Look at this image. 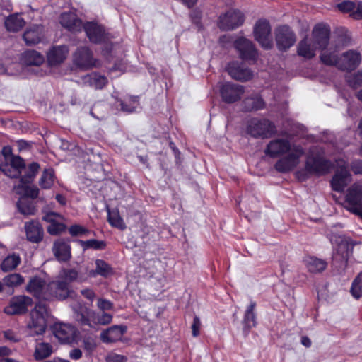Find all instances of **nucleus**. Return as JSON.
Wrapping results in <instances>:
<instances>
[{
    "label": "nucleus",
    "mask_w": 362,
    "mask_h": 362,
    "mask_svg": "<svg viewBox=\"0 0 362 362\" xmlns=\"http://www.w3.org/2000/svg\"><path fill=\"white\" fill-rule=\"evenodd\" d=\"M25 290L39 300L30 313L27 328L30 336L42 335L46 331L49 315V307L42 301L64 300L66 289L62 283L54 281L47 283L41 277L33 276L30 279Z\"/></svg>",
    "instance_id": "nucleus-1"
},
{
    "label": "nucleus",
    "mask_w": 362,
    "mask_h": 362,
    "mask_svg": "<svg viewBox=\"0 0 362 362\" xmlns=\"http://www.w3.org/2000/svg\"><path fill=\"white\" fill-rule=\"evenodd\" d=\"M287 152L288 154L275 164L276 170L281 173L288 172L297 166L300 158L304 154L303 148L300 145H291L286 139H276L272 140L264 151L271 158H276Z\"/></svg>",
    "instance_id": "nucleus-2"
},
{
    "label": "nucleus",
    "mask_w": 362,
    "mask_h": 362,
    "mask_svg": "<svg viewBox=\"0 0 362 362\" xmlns=\"http://www.w3.org/2000/svg\"><path fill=\"white\" fill-rule=\"evenodd\" d=\"M329 239L337 246L332 255V266L339 274H342L345 272L349 258L352 255L354 244L349 238L336 233L332 234Z\"/></svg>",
    "instance_id": "nucleus-3"
},
{
    "label": "nucleus",
    "mask_w": 362,
    "mask_h": 362,
    "mask_svg": "<svg viewBox=\"0 0 362 362\" xmlns=\"http://www.w3.org/2000/svg\"><path fill=\"white\" fill-rule=\"evenodd\" d=\"M332 168L331 163L320 156H309L307 158L304 169L296 173V177L300 181H305L313 175H322L327 173Z\"/></svg>",
    "instance_id": "nucleus-4"
},
{
    "label": "nucleus",
    "mask_w": 362,
    "mask_h": 362,
    "mask_svg": "<svg viewBox=\"0 0 362 362\" xmlns=\"http://www.w3.org/2000/svg\"><path fill=\"white\" fill-rule=\"evenodd\" d=\"M246 131L254 138L267 139L272 137L276 129L274 124L269 119L254 117L248 121Z\"/></svg>",
    "instance_id": "nucleus-5"
},
{
    "label": "nucleus",
    "mask_w": 362,
    "mask_h": 362,
    "mask_svg": "<svg viewBox=\"0 0 362 362\" xmlns=\"http://www.w3.org/2000/svg\"><path fill=\"white\" fill-rule=\"evenodd\" d=\"M73 63L77 67L84 70L99 66V62L93 57L92 51L86 46L77 48L73 54Z\"/></svg>",
    "instance_id": "nucleus-6"
},
{
    "label": "nucleus",
    "mask_w": 362,
    "mask_h": 362,
    "mask_svg": "<svg viewBox=\"0 0 362 362\" xmlns=\"http://www.w3.org/2000/svg\"><path fill=\"white\" fill-rule=\"evenodd\" d=\"M33 303V300L29 296H15L10 299L8 305L4 308V313L9 315H24Z\"/></svg>",
    "instance_id": "nucleus-7"
},
{
    "label": "nucleus",
    "mask_w": 362,
    "mask_h": 362,
    "mask_svg": "<svg viewBox=\"0 0 362 362\" xmlns=\"http://www.w3.org/2000/svg\"><path fill=\"white\" fill-rule=\"evenodd\" d=\"M255 40L264 49H271L273 45L271 26L266 20L258 21L254 27Z\"/></svg>",
    "instance_id": "nucleus-8"
},
{
    "label": "nucleus",
    "mask_w": 362,
    "mask_h": 362,
    "mask_svg": "<svg viewBox=\"0 0 362 362\" xmlns=\"http://www.w3.org/2000/svg\"><path fill=\"white\" fill-rule=\"evenodd\" d=\"M244 22L243 13L238 10H229L219 16L218 26L222 30H230L241 25Z\"/></svg>",
    "instance_id": "nucleus-9"
},
{
    "label": "nucleus",
    "mask_w": 362,
    "mask_h": 362,
    "mask_svg": "<svg viewBox=\"0 0 362 362\" xmlns=\"http://www.w3.org/2000/svg\"><path fill=\"white\" fill-rule=\"evenodd\" d=\"M346 199L349 210L362 217V185L355 183L348 189Z\"/></svg>",
    "instance_id": "nucleus-10"
},
{
    "label": "nucleus",
    "mask_w": 362,
    "mask_h": 362,
    "mask_svg": "<svg viewBox=\"0 0 362 362\" xmlns=\"http://www.w3.org/2000/svg\"><path fill=\"white\" fill-rule=\"evenodd\" d=\"M276 45L280 50H286L294 45L296 40L295 33L288 25H282L275 30Z\"/></svg>",
    "instance_id": "nucleus-11"
},
{
    "label": "nucleus",
    "mask_w": 362,
    "mask_h": 362,
    "mask_svg": "<svg viewBox=\"0 0 362 362\" xmlns=\"http://www.w3.org/2000/svg\"><path fill=\"white\" fill-rule=\"evenodd\" d=\"M233 45L242 59L255 60L257 59V51L254 44L248 39L239 37L234 41Z\"/></svg>",
    "instance_id": "nucleus-12"
},
{
    "label": "nucleus",
    "mask_w": 362,
    "mask_h": 362,
    "mask_svg": "<svg viewBox=\"0 0 362 362\" xmlns=\"http://www.w3.org/2000/svg\"><path fill=\"white\" fill-rule=\"evenodd\" d=\"M244 93V87L238 84L226 83L220 88L221 98L226 103H234L238 101Z\"/></svg>",
    "instance_id": "nucleus-13"
},
{
    "label": "nucleus",
    "mask_w": 362,
    "mask_h": 362,
    "mask_svg": "<svg viewBox=\"0 0 362 362\" xmlns=\"http://www.w3.org/2000/svg\"><path fill=\"white\" fill-rule=\"evenodd\" d=\"M361 62V54L353 49L345 52L340 57L339 69L351 71L356 69Z\"/></svg>",
    "instance_id": "nucleus-14"
},
{
    "label": "nucleus",
    "mask_w": 362,
    "mask_h": 362,
    "mask_svg": "<svg viewBox=\"0 0 362 362\" xmlns=\"http://www.w3.org/2000/svg\"><path fill=\"white\" fill-rule=\"evenodd\" d=\"M78 273L74 269H62L57 276V279L54 282H60L64 284L67 293L64 295V300L68 298H74V291L71 288L70 284L78 279Z\"/></svg>",
    "instance_id": "nucleus-15"
},
{
    "label": "nucleus",
    "mask_w": 362,
    "mask_h": 362,
    "mask_svg": "<svg viewBox=\"0 0 362 362\" xmlns=\"http://www.w3.org/2000/svg\"><path fill=\"white\" fill-rule=\"evenodd\" d=\"M351 181V174L346 166L339 167L331 180L333 190L341 192Z\"/></svg>",
    "instance_id": "nucleus-16"
},
{
    "label": "nucleus",
    "mask_w": 362,
    "mask_h": 362,
    "mask_svg": "<svg viewBox=\"0 0 362 362\" xmlns=\"http://www.w3.org/2000/svg\"><path fill=\"white\" fill-rule=\"evenodd\" d=\"M312 35L314 44L325 49L329 43L330 29L327 25L318 23L313 28Z\"/></svg>",
    "instance_id": "nucleus-17"
},
{
    "label": "nucleus",
    "mask_w": 362,
    "mask_h": 362,
    "mask_svg": "<svg viewBox=\"0 0 362 362\" xmlns=\"http://www.w3.org/2000/svg\"><path fill=\"white\" fill-rule=\"evenodd\" d=\"M52 252L59 262H68L71 258V246L64 238L57 239L52 245Z\"/></svg>",
    "instance_id": "nucleus-18"
},
{
    "label": "nucleus",
    "mask_w": 362,
    "mask_h": 362,
    "mask_svg": "<svg viewBox=\"0 0 362 362\" xmlns=\"http://www.w3.org/2000/svg\"><path fill=\"white\" fill-rule=\"evenodd\" d=\"M54 335L62 343L71 341L76 333V329L74 326L66 323H55L52 326Z\"/></svg>",
    "instance_id": "nucleus-19"
},
{
    "label": "nucleus",
    "mask_w": 362,
    "mask_h": 362,
    "mask_svg": "<svg viewBox=\"0 0 362 362\" xmlns=\"http://www.w3.org/2000/svg\"><path fill=\"white\" fill-rule=\"evenodd\" d=\"M127 329L124 325H112L101 332L100 339L105 344L115 343L122 338Z\"/></svg>",
    "instance_id": "nucleus-20"
},
{
    "label": "nucleus",
    "mask_w": 362,
    "mask_h": 362,
    "mask_svg": "<svg viewBox=\"0 0 362 362\" xmlns=\"http://www.w3.org/2000/svg\"><path fill=\"white\" fill-rule=\"evenodd\" d=\"M83 28L90 42L97 44L105 41L106 34L101 25L95 23L87 22L85 24L83 23Z\"/></svg>",
    "instance_id": "nucleus-21"
},
{
    "label": "nucleus",
    "mask_w": 362,
    "mask_h": 362,
    "mask_svg": "<svg viewBox=\"0 0 362 362\" xmlns=\"http://www.w3.org/2000/svg\"><path fill=\"white\" fill-rule=\"evenodd\" d=\"M226 69L228 74L237 81H247L253 76V73L250 69L243 66L238 62L229 63Z\"/></svg>",
    "instance_id": "nucleus-22"
},
{
    "label": "nucleus",
    "mask_w": 362,
    "mask_h": 362,
    "mask_svg": "<svg viewBox=\"0 0 362 362\" xmlns=\"http://www.w3.org/2000/svg\"><path fill=\"white\" fill-rule=\"evenodd\" d=\"M59 22L62 27L73 33L81 31L83 29L82 21L73 12L62 13Z\"/></svg>",
    "instance_id": "nucleus-23"
},
{
    "label": "nucleus",
    "mask_w": 362,
    "mask_h": 362,
    "mask_svg": "<svg viewBox=\"0 0 362 362\" xmlns=\"http://www.w3.org/2000/svg\"><path fill=\"white\" fill-rule=\"evenodd\" d=\"M337 8L342 13H349L354 19H362V2L346 0L337 4Z\"/></svg>",
    "instance_id": "nucleus-24"
},
{
    "label": "nucleus",
    "mask_w": 362,
    "mask_h": 362,
    "mask_svg": "<svg viewBox=\"0 0 362 362\" xmlns=\"http://www.w3.org/2000/svg\"><path fill=\"white\" fill-rule=\"evenodd\" d=\"M68 53L69 48L67 46H54L47 54V62L50 66L59 65L66 59Z\"/></svg>",
    "instance_id": "nucleus-25"
},
{
    "label": "nucleus",
    "mask_w": 362,
    "mask_h": 362,
    "mask_svg": "<svg viewBox=\"0 0 362 362\" xmlns=\"http://www.w3.org/2000/svg\"><path fill=\"white\" fill-rule=\"evenodd\" d=\"M27 240L33 243H38L43 238V228L37 221H30L25 223Z\"/></svg>",
    "instance_id": "nucleus-26"
},
{
    "label": "nucleus",
    "mask_w": 362,
    "mask_h": 362,
    "mask_svg": "<svg viewBox=\"0 0 362 362\" xmlns=\"http://www.w3.org/2000/svg\"><path fill=\"white\" fill-rule=\"evenodd\" d=\"M43 37V27L40 25H33L26 29L23 38L28 46L39 43Z\"/></svg>",
    "instance_id": "nucleus-27"
},
{
    "label": "nucleus",
    "mask_w": 362,
    "mask_h": 362,
    "mask_svg": "<svg viewBox=\"0 0 362 362\" xmlns=\"http://www.w3.org/2000/svg\"><path fill=\"white\" fill-rule=\"evenodd\" d=\"M265 103L257 93H252L243 101V108L245 112L257 111L263 109Z\"/></svg>",
    "instance_id": "nucleus-28"
},
{
    "label": "nucleus",
    "mask_w": 362,
    "mask_h": 362,
    "mask_svg": "<svg viewBox=\"0 0 362 362\" xmlns=\"http://www.w3.org/2000/svg\"><path fill=\"white\" fill-rule=\"evenodd\" d=\"M82 83L95 89L103 88L107 83L106 77L96 72H92L81 77Z\"/></svg>",
    "instance_id": "nucleus-29"
},
{
    "label": "nucleus",
    "mask_w": 362,
    "mask_h": 362,
    "mask_svg": "<svg viewBox=\"0 0 362 362\" xmlns=\"http://www.w3.org/2000/svg\"><path fill=\"white\" fill-rule=\"evenodd\" d=\"M256 303L255 301H250V305L247 307L244 317L243 319V329L248 332L252 327H256L257 322V315L255 312L256 308Z\"/></svg>",
    "instance_id": "nucleus-30"
},
{
    "label": "nucleus",
    "mask_w": 362,
    "mask_h": 362,
    "mask_svg": "<svg viewBox=\"0 0 362 362\" xmlns=\"http://www.w3.org/2000/svg\"><path fill=\"white\" fill-rule=\"evenodd\" d=\"M316 45L309 40H302L298 45V54L306 59H311L315 55Z\"/></svg>",
    "instance_id": "nucleus-31"
},
{
    "label": "nucleus",
    "mask_w": 362,
    "mask_h": 362,
    "mask_svg": "<svg viewBox=\"0 0 362 362\" xmlns=\"http://www.w3.org/2000/svg\"><path fill=\"white\" fill-rule=\"evenodd\" d=\"M308 270L313 274L322 272L327 267L326 261L315 257H308L305 259Z\"/></svg>",
    "instance_id": "nucleus-32"
},
{
    "label": "nucleus",
    "mask_w": 362,
    "mask_h": 362,
    "mask_svg": "<svg viewBox=\"0 0 362 362\" xmlns=\"http://www.w3.org/2000/svg\"><path fill=\"white\" fill-rule=\"evenodd\" d=\"M24 19L18 14L8 16L5 21V27L11 32H18L25 25Z\"/></svg>",
    "instance_id": "nucleus-33"
},
{
    "label": "nucleus",
    "mask_w": 362,
    "mask_h": 362,
    "mask_svg": "<svg viewBox=\"0 0 362 362\" xmlns=\"http://www.w3.org/2000/svg\"><path fill=\"white\" fill-rule=\"evenodd\" d=\"M320 60L327 66H334L339 69L340 57L338 56L337 50L332 51L331 49H322L320 54Z\"/></svg>",
    "instance_id": "nucleus-34"
},
{
    "label": "nucleus",
    "mask_w": 362,
    "mask_h": 362,
    "mask_svg": "<svg viewBox=\"0 0 362 362\" xmlns=\"http://www.w3.org/2000/svg\"><path fill=\"white\" fill-rule=\"evenodd\" d=\"M45 61L42 54L35 50H28L23 54V62L29 66H40Z\"/></svg>",
    "instance_id": "nucleus-35"
},
{
    "label": "nucleus",
    "mask_w": 362,
    "mask_h": 362,
    "mask_svg": "<svg viewBox=\"0 0 362 362\" xmlns=\"http://www.w3.org/2000/svg\"><path fill=\"white\" fill-rule=\"evenodd\" d=\"M21 262L19 255L13 253L4 258L1 264V269L4 272H8L14 270Z\"/></svg>",
    "instance_id": "nucleus-36"
},
{
    "label": "nucleus",
    "mask_w": 362,
    "mask_h": 362,
    "mask_svg": "<svg viewBox=\"0 0 362 362\" xmlns=\"http://www.w3.org/2000/svg\"><path fill=\"white\" fill-rule=\"evenodd\" d=\"M106 209L107 212V221L113 227L124 229L125 228V225L119 215L118 209H110L108 205L106 206Z\"/></svg>",
    "instance_id": "nucleus-37"
},
{
    "label": "nucleus",
    "mask_w": 362,
    "mask_h": 362,
    "mask_svg": "<svg viewBox=\"0 0 362 362\" xmlns=\"http://www.w3.org/2000/svg\"><path fill=\"white\" fill-rule=\"evenodd\" d=\"M16 206L18 211L25 216L33 215L36 211L33 202L26 197H21Z\"/></svg>",
    "instance_id": "nucleus-38"
},
{
    "label": "nucleus",
    "mask_w": 362,
    "mask_h": 362,
    "mask_svg": "<svg viewBox=\"0 0 362 362\" xmlns=\"http://www.w3.org/2000/svg\"><path fill=\"white\" fill-rule=\"evenodd\" d=\"M40 169V165L37 163L33 162L25 167V174L21 177V182L23 184H29L33 181V179L37 174Z\"/></svg>",
    "instance_id": "nucleus-39"
},
{
    "label": "nucleus",
    "mask_w": 362,
    "mask_h": 362,
    "mask_svg": "<svg viewBox=\"0 0 362 362\" xmlns=\"http://www.w3.org/2000/svg\"><path fill=\"white\" fill-rule=\"evenodd\" d=\"M17 193L21 194V197L35 199L39 194V189L35 186H29L21 182L17 187Z\"/></svg>",
    "instance_id": "nucleus-40"
},
{
    "label": "nucleus",
    "mask_w": 362,
    "mask_h": 362,
    "mask_svg": "<svg viewBox=\"0 0 362 362\" xmlns=\"http://www.w3.org/2000/svg\"><path fill=\"white\" fill-rule=\"evenodd\" d=\"M95 274L107 278L113 274L112 267L103 259L95 261Z\"/></svg>",
    "instance_id": "nucleus-41"
},
{
    "label": "nucleus",
    "mask_w": 362,
    "mask_h": 362,
    "mask_svg": "<svg viewBox=\"0 0 362 362\" xmlns=\"http://www.w3.org/2000/svg\"><path fill=\"white\" fill-rule=\"evenodd\" d=\"M52 351V346L48 343H40L35 347L34 356L37 360H42L49 357Z\"/></svg>",
    "instance_id": "nucleus-42"
},
{
    "label": "nucleus",
    "mask_w": 362,
    "mask_h": 362,
    "mask_svg": "<svg viewBox=\"0 0 362 362\" xmlns=\"http://www.w3.org/2000/svg\"><path fill=\"white\" fill-rule=\"evenodd\" d=\"M3 282L4 286L13 288L21 285L24 282V278L20 274L13 273L6 276Z\"/></svg>",
    "instance_id": "nucleus-43"
},
{
    "label": "nucleus",
    "mask_w": 362,
    "mask_h": 362,
    "mask_svg": "<svg viewBox=\"0 0 362 362\" xmlns=\"http://www.w3.org/2000/svg\"><path fill=\"white\" fill-rule=\"evenodd\" d=\"M350 292L351 295L356 299L362 296V271L354 279Z\"/></svg>",
    "instance_id": "nucleus-44"
},
{
    "label": "nucleus",
    "mask_w": 362,
    "mask_h": 362,
    "mask_svg": "<svg viewBox=\"0 0 362 362\" xmlns=\"http://www.w3.org/2000/svg\"><path fill=\"white\" fill-rule=\"evenodd\" d=\"M121 110L127 112H132L135 110L139 105L137 97L131 96L127 101H118Z\"/></svg>",
    "instance_id": "nucleus-45"
},
{
    "label": "nucleus",
    "mask_w": 362,
    "mask_h": 362,
    "mask_svg": "<svg viewBox=\"0 0 362 362\" xmlns=\"http://www.w3.org/2000/svg\"><path fill=\"white\" fill-rule=\"evenodd\" d=\"M54 183V173L52 170H45L40 180V185L43 189L50 188Z\"/></svg>",
    "instance_id": "nucleus-46"
},
{
    "label": "nucleus",
    "mask_w": 362,
    "mask_h": 362,
    "mask_svg": "<svg viewBox=\"0 0 362 362\" xmlns=\"http://www.w3.org/2000/svg\"><path fill=\"white\" fill-rule=\"evenodd\" d=\"M81 245L83 249L92 248L94 250H103L106 243L103 240H98L95 239H90L88 240H80Z\"/></svg>",
    "instance_id": "nucleus-47"
},
{
    "label": "nucleus",
    "mask_w": 362,
    "mask_h": 362,
    "mask_svg": "<svg viewBox=\"0 0 362 362\" xmlns=\"http://www.w3.org/2000/svg\"><path fill=\"white\" fill-rule=\"evenodd\" d=\"M112 315L103 312L102 313H98L94 315L93 320L95 323L100 325H107L112 322Z\"/></svg>",
    "instance_id": "nucleus-48"
},
{
    "label": "nucleus",
    "mask_w": 362,
    "mask_h": 362,
    "mask_svg": "<svg viewBox=\"0 0 362 362\" xmlns=\"http://www.w3.org/2000/svg\"><path fill=\"white\" fill-rule=\"evenodd\" d=\"M0 170L11 178L18 177L21 175V171L16 170L8 162L0 163Z\"/></svg>",
    "instance_id": "nucleus-49"
},
{
    "label": "nucleus",
    "mask_w": 362,
    "mask_h": 362,
    "mask_svg": "<svg viewBox=\"0 0 362 362\" xmlns=\"http://www.w3.org/2000/svg\"><path fill=\"white\" fill-rule=\"evenodd\" d=\"M83 348L90 354L97 347L96 337L94 336H85L82 340Z\"/></svg>",
    "instance_id": "nucleus-50"
},
{
    "label": "nucleus",
    "mask_w": 362,
    "mask_h": 362,
    "mask_svg": "<svg viewBox=\"0 0 362 362\" xmlns=\"http://www.w3.org/2000/svg\"><path fill=\"white\" fill-rule=\"evenodd\" d=\"M346 81L353 88H357L362 86V71H358L354 74H350L346 76Z\"/></svg>",
    "instance_id": "nucleus-51"
},
{
    "label": "nucleus",
    "mask_w": 362,
    "mask_h": 362,
    "mask_svg": "<svg viewBox=\"0 0 362 362\" xmlns=\"http://www.w3.org/2000/svg\"><path fill=\"white\" fill-rule=\"evenodd\" d=\"M8 163L11 165L16 170H18L22 172L25 169L24 160L20 157L14 156L8 160Z\"/></svg>",
    "instance_id": "nucleus-52"
},
{
    "label": "nucleus",
    "mask_w": 362,
    "mask_h": 362,
    "mask_svg": "<svg viewBox=\"0 0 362 362\" xmlns=\"http://www.w3.org/2000/svg\"><path fill=\"white\" fill-rule=\"evenodd\" d=\"M97 306L98 309L103 312L106 310H111L114 308L113 303L110 300L105 298H98Z\"/></svg>",
    "instance_id": "nucleus-53"
},
{
    "label": "nucleus",
    "mask_w": 362,
    "mask_h": 362,
    "mask_svg": "<svg viewBox=\"0 0 362 362\" xmlns=\"http://www.w3.org/2000/svg\"><path fill=\"white\" fill-rule=\"evenodd\" d=\"M65 226L63 223L58 222L52 223L47 228V231L51 235H57L65 229Z\"/></svg>",
    "instance_id": "nucleus-54"
},
{
    "label": "nucleus",
    "mask_w": 362,
    "mask_h": 362,
    "mask_svg": "<svg viewBox=\"0 0 362 362\" xmlns=\"http://www.w3.org/2000/svg\"><path fill=\"white\" fill-rule=\"evenodd\" d=\"M74 318L82 325H88L91 327L90 320L81 311L74 309Z\"/></svg>",
    "instance_id": "nucleus-55"
},
{
    "label": "nucleus",
    "mask_w": 362,
    "mask_h": 362,
    "mask_svg": "<svg viewBox=\"0 0 362 362\" xmlns=\"http://www.w3.org/2000/svg\"><path fill=\"white\" fill-rule=\"evenodd\" d=\"M106 362H126L127 358L120 354L110 353L106 356Z\"/></svg>",
    "instance_id": "nucleus-56"
},
{
    "label": "nucleus",
    "mask_w": 362,
    "mask_h": 362,
    "mask_svg": "<svg viewBox=\"0 0 362 362\" xmlns=\"http://www.w3.org/2000/svg\"><path fill=\"white\" fill-rule=\"evenodd\" d=\"M69 230V233L73 236L82 235L88 232L85 228L78 225L71 226Z\"/></svg>",
    "instance_id": "nucleus-57"
},
{
    "label": "nucleus",
    "mask_w": 362,
    "mask_h": 362,
    "mask_svg": "<svg viewBox=\"0 0 362 362\" xmlns=\"http://www.w3.org/2000/svg\"><path fill=\"white\" fill-rule=\"evenodd\" d=\"M1 157H4L5 163H8V160L14 156L12 153V148L9 146H4L0 152Z\"/></svg>",
    "instance_id": "nucleus-58"
},
{
    "label": "nucleus",
    "mask_w": 362,
    "mask_h": 362,
    "mask_svg": "<svg viewBox=\"0 0 362 362\" xmlns=\"http://www.w3.org/2000/svg\"><path fill=\"white\" fill-rule=\"evenodd\" d=\"M62 216L57 213L55 212H48L43 217L42 220L50 223L52 224V223L57 222V218H61Z\"/></svg>",
    "instance_id": "nucleus-59"
},
{
    "label": "nucleus",
    "mask_w": 362,
    "mask_h": 362,
    "mask_svg": "<svg viewBox=\"0 0 362 362\" xmlns=\"http://www.w3.org/2000/svg\"><path fill=\"white\" fill-rule=\"evenodd\" d=\"M201 327V322L197 316H194L192 325V330L193 337H197L199 334V329Z\"/></svg>",
    "instance_id": "nucleus-60"
},
{
    "label": "nucleus",
    "mask_w": 362,
    "mask_h": 362,
    "mask_svg": "<svg viewBox=\"0 0 362 362\" xmlns=\"http://www.w3.org/2000/svg\"><path fill=\"white\" fill-rule=\"evenodd\" d=\"M351 169L355 174L362 175V160H354L351 164Z\"/></svg>",
    "instance_id": "nucleus-61"
},
{
    "label": "nucleus",
    "mask_w": 362,
    "mask_h": 362,
    "mask_svg": "<svg viewBox=\"0 0 362 362\" xmlns=\"http://www.w3.org/2000/svg\"><path fill=\"white\" fill-rule=\"evenodd\" d=\"M81 295L88 300H93L95 298V292L90 288H86L81 291Z\"/></svg>",
    "instance_id": "nucleus-62"
},
{
    "label": "nucleus",
    "mask_w": 362,
    "mask_h": 362,
    "mask_svg": "<svg viewBox=\"0 0 362 362\" xmlns=\"http://www.w3.org/2000/svg\"><path fill=\"white\" fill-rule=\"evenodd\" d=\"M201 17V12L198 10L192 11L190 13V18L194 24L199 25Z\"/></svg>",
    "instance_id": "nucleus-63"
},
{
    "label": "nucleus",
    "mask_w": 362,
    "mask_h": 362,
    "mask_svg": "<svg viewBox=\"0 0 362 362\" xmlns=\"http://www.w3.org/2000/svg\"><path fill=\"white\" fill-rule=\"evenodd\" d=\"M69 357L74 360H78L82 357V351L79 349H74L69 352Z\"/></svg>",
    "instance_id": "nucleus-64"
}]
</instances>
